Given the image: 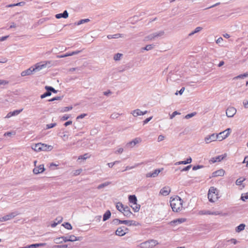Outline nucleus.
I'll list each match as a JSON object with an SVG mask.
<instances>
[{"label":"nucleus","instance_id":"obj_1","mask_svg":"<svg viewBox=\"0 0 248 248\" xmlns=\"http://www.w3.org/2000/svg\"><path fill=\"white\" fill-rule=\"evenodd\" d=\"M183 201L178 196H176L173 198H171L170 204L172 211L175 212H178L183 209Z\"/></svg>","mask_w":248,"mask_h":248},{"label":"nucleus","instance_id":"obj_2","mask_svg":"<svg viewBox=\"0 0 248 248\" xmlns=\"http://www.w3.org/2000/svg\"><path fill=\"white\" fill-rule=\"evenodd\" d=\"M218 191L217 188L211 187L208 191V198L211 202H215L219 198Z\"/></svg>","mask_w":248,"mask_h":248},{"label":"nucleus","instance_id":"obj_3","mask_svg":"<svg viewBox=\"0 0 248 248\" xmlns=\"http://www.w3.org/2000/svg\"><path fill=\"white\" fill-rule=\"evenodd\" d=\"M52 65V62L50 61L42 62L36 63L32 66V70L34 71V72L39 71L45 68L49 67Z\"/></svg>","mask_w":248,"mask_h":248},{"label":"nucleus","instance_id":"obj_4","mask_svg":"<svg viewBox=\"0 0 248 248\" xmlns=\"http://www.w3.org/2000/svg\"><path fill=\"white\" fill-rule=\"evenodd\" d=\"M158 244L157 240L154 239H150L139 245L140 248H154L156 245Z\"/></svg>","mask_w":248,"mask_h":248},{"label":"nucleus","instance_id":"obj_5","mask_svg":"<svg viewBox=\"0 0 248 248\" xmlns=\"http://www.w3.org/2000/svg\"><path fill=\"white\" fill-rule=\"evenodd\" d=\"M231 131V129L230 128H228L225 130L221 132L219 134L216 135V136L217 137V140L219 141H221L226 139L230 134Z\"/></svg>","mask_w":248,"mask_h":248},{"label":"nucleus","instance_id":"obj_6","mask_svg":"<svg viewBox=\"0 0 248 248\" xmlns=\"http://www.w3.org/2000/svg\"><path fill=\"white\" fill-rule=\"evenodd\" d=\"M18 215L16 212H12L6 216L0 218V222L5 221L9 220Z\"/></svg>","mask_w":248,"mask_h":248},{"label":"nucleus","instance_id":"obj_7","mask_svg":"<svg viewBox=\"0 0 248 248\" xmlns=\"http://www.w3.org/2000/svg\"><path fill=\"white\" fill-rule=\"evenodd\" d=\"M128 229L125 227H119L116 231V234L120 236L124 235L127 232Z\"/></svg>","mask_w":248,"mask_h":248},{"label":"nucleus","instance_id":"obj_8","mask_svg":"<svg viewBox=\"0 0 248 248\" xmlns=\"http://www.w3.org/2000/svg\"><path fill=\"white\" fill-rule=\"evenodd\" d=\"M217 140V137L215 134L207 136L204 139V140L206 143H209L212 141H216Z\"/></svg>","mask_w":248,"mask_h":248},{"label":"nucleus","instance_id":"obj_9","mask_svg":"<svg viewBox=\"0 0 248 248\" xmlns=\"http://www.w3.org/2000/svg\"><path fill=\"white\" fill-rule=\"evenodd\" d=\"M236 110L234 108L229 107L227 109L226 113L228 117H232L236 113Z\"/></svg>","mask_w":248,"mask_h":248},{"label":"nucleus","instance_id":"obj_10","mask_svg":"<svg viewBox=\"0 0 248 248\" xmlns=\"http://www.w3.org/2000/svg\"><path fill=\"white\" fill-rule=\"evenodd\" d=\"M45 170L44 165L42 164L39 165L38 167L35 168L33 170V172L35 174H38L42 173Z\"/></svg>","mask_w":248,"mask_h":248},{"label":"nucleus","instance_id":"obj_11","mask_svg":"<svg viewBox=\"0 0 248 248\" xmlns=\"http://www.w3.org/2000/svg\"><path fill=\"white\" fill-rule=\"evenodd\" d=\"M170 192V188L169 186H164L160 191V194L163 196H167Z\"/></svg>","mask_w":248,"mask_h":248},{"label":"nucleus","instance_id":"obj_12","mask_svg":"<svg viewBox=\"0 0 248 248\" xmlns=\"http://www.w3.org/2000/svg\"><path fill=\"white\" fill-rule=\"evenodd\" d=\"M225 174V170L223 169L218 170L212 174V177H216L217 176H223Z\"/></svg>","mask_w":248,"mask_h":248},{"label":"nucleus","instance_id":"obj_13","mask_svg":"<svg viewBox=\"0 0 248 248\" xmlns=\"http://www.w3.org/2000/svg\"><path fill=\"white\" fill-rule=\"evenodd\" d=\"M46 245V243L33 244L30 245H27L23 247H19L18 248H37L39 247H43Z\"/></svg>","mask_w":248,"mask_h":248},{"label":"nucleus","instance_id":"obj_14","mask_svg":"<svg viewBox=\"0 0 248 248\" xmlns=\"http://www.w3.org/2000/svg\"><path fill=\"white\" fill-rule=\"evenodd\" d=\"M32 68L33 67L32 66L29 68V69L22 71L21 73V76L22 77H25L26 76H29L32 74L33 72H34V71L32 70Z\"/></svg>","mask_w":248,"mask_h":248},{"label":"nucleus","instance_id":"obj_15","mask_svg":"<svg viewBox=\"0 0 248 248\" xmlns=\"http://www.w3.org/2000/svg\"><path fill=\"white\" fill-rule=\"evenodd\" d=\"M22 111V109L19 110H15L13 111L9 112L6 116V118H9L12 116H16L19 114Z\"/></svg>","mask_w":248,"mask_h":248},{"label":"nucleus","instance_id":"obj_16","mask_svg":"<svg viewBox=\"0 0 248 248\" xmlns=\"http://www.w3.org/2000/svg\"><path fill=\"white\" fill-rule=\"evenodd\" d=\"M147 112V111H145L144 112L141 111L139 109H137L134 110L132 111V114L134 117H137L139 115H143L146 114Z\"/></svg>","mask_w":248,"mask_h":248},{"label":"nucleus","instance_id":"obj_17","mask_svg":"<svg viewBox=\"0 0 248 248\" xmlns=\"http://www.w3.org/2000/svg\"><path fill=\"white\" fill-rule=\"evenodd\" d=\"M122 213L124 215V216L127 217H130L132 214V212L130 211V208L127 206L124 207V210Z\"/></svg>","mask_w":248,"mask_h":248},{"label":"nucleus","instance_id":"obj_18","mask_svg":"<svg viewBox=\"0 0 248 248\" xmlns=\"http://www.w3.org/2000/svg\"><path fill=\"white\" fill-rule=\"evenodd\" d=\"M76 240H77V237L73 235H69L68 236L63 237V241H64V242H67V241L73 242V241H75Z\"/></svg>","mask_w":248,"mask_h":248},{"label":"nucleus","instance_id":"obj_19","mask_svg":"<svg viewBox=\"0 0 248 248\" xmlns=\"http://www.w3.org/2000/svg\"><path fill=\"white\" fill-rule=\"evenodd\" d=\"M161 170L159 169H156L154 170L153 173H148L146 174L147 177H155L158 175L160 172Z\"/></svg>","mask_w":248,"mask_h":248},{"label":"nucleus","instance_id":"obj_20","mask_svg":"<svg viewBox=\"0 0 248 248\" xmlns=\"http://www.w3.org/2000/svg\"><path fill=\"white\" fill-rule=\"evenodd\" d=\"M41 150L44 151H49L53 149V147L46 144L41 143Z\"/></svg>","mask_w":248,"mask_h":248},{"label":"nucleus","instance_id":"obj_21","mask_svg":"<svg viewBox=\"0 0 248 248\" xmlns=\"http://www.w3.org/2000/svg\"><path fill=\"white\" fill-rule=\"evenodd\" d=\"M186 221V219L184 218H178L170 222V224L173 225L175 224H180Z\"/></svg>","mask_w":248,"mask_h":248},{"label":"nucleus","instance_id":"obj_22","mask_svg":"<svg viewBox=\"0 0 248 248\" xmlns=\"http://www.w3.org/2000/svg\"><path fill=\"white\" fill-rule=\"evenodd\" d=\"M225 157L223 155H218L217 156L213 157L211 159L210 161L212 163H215L216 162H219L223 159V158Z\"/></svg>","mask_w":248,"mask_h":248},{"label":"nucleus","instance_id":"obj_23","mask_svg":"<svg viewBox=\"0 0 248 248\" xmlns=\"http://www.w3.org/2000/svg\"><path fill=\"white\" fill-rule=\"evenodd\" d=\"M140 141H141V139L140 138H136L133 140L128 142L127 144V146H133L135 145L136 144L139 143Z\"/></svg>","mask_w":248,"mask_h":248},{"label":"nucleus","instance_id":"obj_24","mask_svg":"<svg viewBox=\"0 0 248 248\" xmlns=\"http://www.w3.org/2000/svg\"><path fill=\"white\" fill-rule=\"evenodd\" d=\"M41 146V143H38L37 144H35V145H33L31 146V148L32 150L36 152H40L42 151Z\"/></svg>","mask_w":248,"mask_h":248},{"label":"nucleus","instance_id":"obj_25","mask_svg":"<svg viewBox=\"0 0 248 248\" xmlns=\"http://www.w3.org/2000/svg\"><path fill=\"white\" fill-rule=\"evenodd\" d=\"M191 161H192V159L190 157H189V158H187L186 160L181 161L177 162L175 163V165H180V164H187L190 163L191 162Z\"/></svg>","mask_w":248,"mask_h":248},{"label":"nucleus","instance_id":"obj_26","mask_svg":"<svg viewBox=\"0 0 248 248\" xmlns=\"http://www.w3.org/2000/svg\"><path fill=\"white\" fill-rule=\"evenodd\" d=\"M129 201L132 204L137 203V200L135 195H130L128 197Z\"/></svg>","mask_w":248,"mask_h":248},{"label":"nucleus","instance_id":"obj_27","mask_svg":"<svg viewBox=\"0 0 248 248\" xmlns=\"http://www.w3.org/2000/svg\"><path fill=\"white\" fill-rule=\"evenodd\" d=\"M125 206H124L122 203L118 202L116 204V207L118 210L120 212H122Z\"/></svg>","mask_w":248,"mask_h":248},{"label":"nucleus","instance_id":"obj_28","mask_svg":"<svg viewBox=\"0 0 248 248\" xmlns=\"http://www.w3.org/2000/svg\"><path fill=\"white\" fill-rule=\"evenodd\" d=\"M120 223H122V224H127V225H136L135 223V222L132 221V220H122V221H120Z\"/></svg>","mask_w":248,"mask_h":248},{"label":"nucleus","instance_id":"obj_29","mask_svg":"<svg viewBox=\"0 0 248 248\" xmlns=\"http://www.w3.org/2000/svg\"><path fill=\"white\" fill-rule=\"evenodd\" d=\"M111 216V213L109 211H107L103 216V220L106 221Z\"/></svg>","mask_w":248,"mask_h":248},{"label":"nucleus","instance_id":"obj_30","mask_svg":"<svg viewBox=\"0 0 248 248\" xmlns=\"http://www.w3.org/2000/svg\"><path fill=\"white\" fill-rule=\"evenodd\" d=\"M245 225L244 224H241L238 226H237L236 228V232H240L245 229Z\"/></svg>","mask_w":248,"mask_h":248},{"label":"nucleus","instance_id":"obj_31","mask_svg":"<svg viewBox=\"0 0 248 248\" xmlns=\"http://www.w3.org/2000/svg\"><path fill=\"white\" fill-rule=\"evenodd\" d=\"M131 207H132L134 212H138L140 208V205L137 204V203H136L135 204L131 205Z\"/></svg>","mask_w":248,"mask_h":248},{"label":"nucleus","instance_id":"obj_32","mask_svg":"<svg viewBox=\"0 0 248 248\" xmlns=\"http://www.w3.org/2000/svg\"><path fill=\"white\" fill-rule=\"evenodd\" d=\"M51 95V93L50 92V91L46 90V93H43V94H42L40 96V97L41 99H43L47 96H49Z\"/></svg>","mask_w":248,"mask_h":248},{"label":"nucleus","instance_id":"obj_33","mask_svg":"<svg viewBox=\"0 0 248 248\" xmlns=\"http://www.w3.org/2000/svg\"><path fill=\"white\" fill-rule=\"evenodd\" d=\"M62 221V218H61L59 220H57L56 219L55 221H53V222L51 224V226L52 227L54 228L55 227L57 224L60 223Z\"/></svg>","mask_w":248,"mask_h":248},{"label":"nucleus","instance_id":"obj_34","mask_svg":"<svg viewBox=\"0 0 248 248\" xmlns=\"http://www.w3.org/2000/svg\"><path fill=\"white\" fill-rule=\"evenodd\" d=\"M90 157L88 154H85L83 155H80L78 157V160L83 159L85 160Z\"/></svg>","mask_w":248,"mask_h":248},{"label":"nucleus","instance_id":"obj_35","mask_svg":"<svg viewBox=\"0 0 248 248\" xmlns=\"http://www.w3.org/2000/svg\"><path fill=\"white\" fill-rule=\"evenodd\" d=\"M45 88L46 90H49L51 93L53 92L54 93H57V91L55 90L54 88L50 86H45Z\"/></svg>","mask_w":248,"mask_h":248},{"label":"nucleus","instance_id":"obj_36","mask_svg":"<svg viewBox=\"0 0 248 248\" xmlns=\"http://www.w3.org/2000/svg\"><path fill=\"white\" fill-rule=\"evenodd\" d=\"M80 51H73L72 53H66L65 54L63 55V57L69 56H72L73 55L77 54L78 53H79Z\"/></svg>","mask_w":248,"mask_h":248},{"label":"nucleus","instance_id":"obj_37","mask_svg":"<svg viewBox=\"0 0 248 248\" xmlns=\"http://www.w3.org/2000/svg\"><path fill=\"white\" fill-rule=\"evenodd\" d=\"M63 227L68 230H71L72 229L71 225L68 222H66L64 224H63Z\"/></svg>","mask_w":248,"mask_h":248},{"label":"nucleus","instance_id":"obj_38","mask_svg":"<svg viewBox=\"0 0 248 248\" xmlns=\"http://www.w3.org/2000/svg\"><path fill=\"white\" fill-rule=\"evenodd\" d=\"M202 28H201V27H197V28L195 29V31H194L192 32L191 33H190L189 34V35H193V34H194V33H197V32H198L200 31H201V30H202Z\"/></svg>","mask_w":248,"mask_h":248},{"label":"nucleus","instance_id":"obj_39","mask_svg":"<svg viewBox=\"0 0 248 248\" xmlns=\"http://www.w3.org/2000/svg\"><path fill=\"white\" fill-rule=\"evenodd\" d=\"M54 241L56 244H61L62 243V237H57L54 239Z\"/></svg>","mask_w":248,"mask_h":248},{"label":"nucleus","instance_id":"obj_40","mask_svg":"<svg viewBox=\"0 0 248 248\" xmlns=\"http://www.w3.org/2000/svg\"><path fill=\"white\" fill-rule=\"evenodd\" d=\"M245 180V179L244 178H240L239 179H238L236 181V184L237 185H241L242 183Z\"/></svg>","mask_w":248,"mask_h":248},{"label":"nucleus","instance_id":"obj_41","mask_svg":"<svg viewBox=\"0 0 248 248\" xmlns=\"http://www.w3.org/2000/svg\"><path fill=\"white\" fill-rule=\"evenodd\" d=\"M56 125V123L47 124L46 125V129H48L52 128V127H54Z\"/></svg>","mask_w":248,"mask_h":248},{"label":"nucleus","instance_id":"obj_42","mask_svg":"<svg viewBox=\"0 0 248 248\" xmlns=\"http://www.w3.org/2000/svg\"><path fill=\"white\" fill-rule=\"evenodd\" d=\"M122 54H120V53H117V54H116L114 57V59L115 60L117 61V60H119L120 59L121 57H122Z\"/></svg>","mask_w":248,"mask_h":248},{"label":"nucleus","instance_id":"obj_43","mask_svg":"<svg viewBox=\"0 0 248 248\" xmlns=\"http://www.w3.org/2000/svg\"><path fill=\"white\" fill-rule=\"evenodd\" d=\"M196 114V112H194V113H190V114H187L185 116V118L187 119H189L190 118H191L193 116H194V115H195Z\"/></svg>","mask_w":248,"mask_h":248},{"label":"nucleus","instance_id":"obj_44","mask_svg":"<svg viewBox=\"0 0 248 248\" xmlns=\"http://www.w3.org/2000/svg\"><path fill=\"white\" fill-rule=\"evenodd\" d=\"M110 184V182H106L103 184L100 185L98 186V188L100 189L104 186H108Z\"/></svg>","mask_w":248,"mask_h":248},{"label":"nucleus","instance_id":"obj_45","mask_svg":"<svg viewBox=\"0 0 248 248\" xmlns=\"http://www.w3.org/2000/svg\"><path fill=\"white\" fill-rule=\"evenodd\" d=\"M120 37H122V35L121 34H114L112 36H111V37H109V36H108V37L109 38H117Z\"/></svg>","mask_w":248,"mask_h":248},{"label":"nucleus","instance_id":"obj_46","mask_svg":"<svg viewBox=\"0 0 248 248\" xmlns=\"http://www.w3.org/2000/svg\"><path fill=\"white\" fill-rule=\"evenodd\" d=\"M89 21V19H81V20L79 21L78 24H83L85 22H88Z\"/></svg>","mask_w":248,"mask_h":248},{"label":"nucleus","instance_id":"obj_47","mask_svg":"<svg viewBox=\"0 0 248 248\" xmlns=\"http://www.w3.org/2000/svg\"><path fill=\"white\" fill-rule=\"evenodd\" d=\"M118 162H119V161H116L114 162L108 163V166L109 168H112L114 165V164H115L116 163H118Z\"/></svg>","mask_w":248,"mask_h":248},{"label":"nucleus","instance_id":"obj_48","mask_svg":"<svg viewBox=\"0 0 248 248\" xmlns=\"http://www.w3.org/2000/svg\"><path fill=\"white\" fill-rule=\"evenodd\" d=\"M81 171H82L81 169H79V170H76L74 172V174L75 175H78L81 172Z\"/></svg>","mask_w":248,"mask_h":248},{"label":"nucleus","instance_id":"obj_49","mask_svg":"<svg viewBox=\"0 0 248 248\" xmlns=\"http://www.w3.org/2000/svg\"><path fill=\"white\" fill-rule=\"evenodd\" d=\"M8 83V81L5 80L0 79V85H6Z\"/></svg>","mask_w":248,"mask_h":248},{"label":"nucleus","instance_id":"obj_50","mask_svg":"<svg viewBox=\"0 0 248 248\" xmlns=\"http://www.w3.org/2000/svg\"><path fill=\"white\" fill-rule=\"evenodd\" d=\"M87 115L86 114H82L79 116H78L77 117V119L78 120V119H82L84 117H85Z\"/></svg>","mask_w":248,"mask_h":248},{"label":"nucleus","instance_id":"obj_51","mask_svg":"<svg viewBox=\"0 0 248 248\" xmlns=\"http://www.w3.org/2000/svg\"><path fill=\"white\" fill-rule=\"evenodd\" d=\"M152 119V117H150L149 118H148L147 119H146L143 122V124H147V123H148L151 119Z\"/></svg>","mask_w":248,"mask_h":248},{"label":"nucleus","instance_id":"obj_52","mask_svg":"<svg viewBox=\"0 0 248 248\" xmlns=\"http://www.w3.org/2000/svg\"><path fill=\"white\" fill-rule=\"evenodd\" d=\"M152 45H147L144 48V49L146 50H149L152 48Z\"/></svg>","mask_w":248,"mask_h":248},{"label":"nucleus","instance_id":"obj_53","mask_svg":"<svg viewBox=\"0 0 248 248\" xmlns=\"http://www.w3.org/2000/svg\"><path fill=\"white\" fill-rule=\"evenodd\" d=\"M164 137L163 136V135H159L158 137V139H157V140L158 141H162L163 140H164Z\"/></svg>","mask_w":248,"mask_h":248},{"label":"nucleus","instance_id":"obj_54","mask_svg":"<svg viewBox=\"0 0 248 248\" xmlns=\"http://www.w3.org/2000/svg\"><path fill=\"white\" fill-rule=\"evenodd\" d=\"M68 16V14L67 11H64L63 12V18H66Z\"/></svg>","mask_w":248,"mask_h":248},{"label":"nucleus","instance_id":"obj_55","mask_svg":"<svg viewBox=\"0 0 248 248\" xmlns=\"http://www.w3.org/2000/svg\"><path fill=\"white\" fill-rule=\"evenodd\" d=\"M243 163H246V166L248 167V156L245 157Z\"/></svg>","mask_w":248,"mask_h":248},{"label":"nucleus","instance_id":"obj_56","mask_svg":"<svg viewBox=\"0 0 248 248\" xmlns=\"http://www.w3.org/2000/svg\"><path fill=\"white\" fill-rule=\"evenodd\" d=\"M191 165H188V166L186 167L185 168H184V169H183L182 171H187V170H189L191 168Z\"/></svg>","mask_w":248,"mask_h":248},{"label":"nucleus","instance_id":"obj_57","mask_svg":"<svg viewBox=\"0 0 248 248\" xmlns=\"http://www.w3.org/2000/svg\"><path fill=\"white\" fill-rule=\"evenodd\" d=\"M61 99V97H54L51 99H49L48 101L52 102L55 100H59Z\"/></svg>","mask_w":248,"mask_h":248},{"label":"nucleus","instance_id":"obj_58","mask_svg":"<svg viewBox=\"0 0 248 248\" xmlns=\"http://www.w3.org/2000/svg\"><path fill=\"white\" fill-rule=\"evenodd\" d=\"M13 135V133L11 132H6L4 134V136H11Z\"/></svg>","mask_w":248,"mask_h":248},{"label":"nucleus","instance_id":"obj_59","mask_svg":"<svg viewBox=\"0 0 248 248\" xmlns=\"http://www.w3.org/2000/svg\"><path fill=\"white\" fill-rule=\"evenodd\" d=\"M9 36H2L0 38V42H2L4 40H5Z\"/></svg>","mask_w":248,"mask_h":248},{"label":"nucleus","instance_id":"obj_60","mask_svg":"<svg viewBox=\"0 0 248 248\" xmlns=\"http://www.w3.org/2000/svg\"><path fill=\"white\" fill-rule=\"evenodd\" d=\"M180 114L179 113L177 112V111H174L171 115L170 116V118L172 119L176 115Z\"/></svg>","mask_w":248,"mask_h":248},{"label":"nucleus","instance_id":"obj_61","mask_svg":"<svg viewBox=\"0 0 248 248\" xmlns=\"http://www.w3.org/2000/svg\"><path fill=\"white\" fill-rule=\"evenodd\" d=\"M58 166L57 164H55V163H51L50 164V168L51 169H54L53 168V167H57Z\"/></svg>","mask_w":248,"mask_h":248},{"label":"nucleus","instance_id":"obj_62","mask_svg":"<svg viewBox=\"0 0 248 248\" xmlns=\"http://www.w3.org/2000/svg\"><path fill=\"white\" fill-rule=\"evenodd\" d=\"M243 104L245 108H248V100H245L243 102Z\"/></svg>","mask_w":248,"mask_h":248},{"label":"nucleus","instance_id":"obj_63","mask_svg":"<svg viewBox=\"0 0 248 248\" xmlns=\"http://www.w3.org/2000/svg\"><path fill=\"white\" fill-rule=\"evenodd\" d=\"M72 108V107H65L64 108V109H63V111H67L69 110H71V109Z\"/></svg>","mask_w":248,"mask_h":248},{"label":"nucleus","instance_id":"obj_64","mask_svg":"<svg viewBox=\"0 0 248 248\" xmlns=\"http://www.w3.org/2000/svg\"><path fill=\"white\" fill-rule=\"evenodd\" d=\"M241 199H242V200L244 201L245 200L248 199V195H246L245 196H242Z\"/></svg>","mask_w":248,"mask_h":248}]
</instances>
